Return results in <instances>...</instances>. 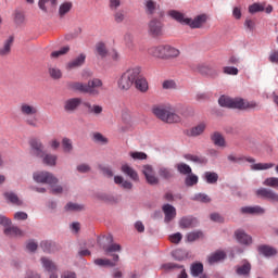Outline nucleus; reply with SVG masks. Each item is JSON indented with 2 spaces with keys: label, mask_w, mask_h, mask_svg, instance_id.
I'll return each instance as SVG.
<instances>
[{
  "label": "nucleus",
  "mask_w": 278,
  "mask_h": 278,
  "mask_svg": "<svg viewBox=\"0 0 278 278\" xmlns=\"http://www.w3.org/2000/svg\"><path fill=\"white\" fill-rule=\"evenodd\" d=\"M98 199L108 205H118L121 203V195L112 193H99Z\"/></svg>",
  "instance_id": "a211bd4d"
},
{
  "label": "nucleus",
  "mask_w": 278,
  "mask_h": 278,
  "mask_svg": "<svg viewBox=\"0 0 278 278\" xmlns=\"http://www.w3.org/2000/svg\"><path fill=\"white\" fill-rule=\"evenodd\" d=\"M135 86L140 92H147V90H149V83L144 77L140 76V74L135 79Z\"/></svg>",
  "instance_id": "58836bf2"
},
{
  "label": "nucleus",
  "mask_w": 278,
  "mask_h": 278,
  "mask_svg": "<svg viewBox=\"0 0 278 278\" xmlns=\"http://www.w3.org/2000/svg\"><path fill=\"white\" fill-rule=\"evenodd\" d=\"M227 257V254L223 251L214 252L213 254L207 256L208 264H218V262H223Z\"/></svg>",
  "instance_id": "c9c22d12"
},
{
  "label": "nucleus",
  "mask_w": 278,
  "mask_h": 278,
  "mask_svg": "<svg viewBox=\"0 0 278 278\" xmlns=\"http://www.w3.org/2000/svg\"><path fill=\"white\" fill-rule=\"evenodd\" d=\"M86 64V54L80 53L78 56L67 62L65 65L66 71H75V68H81Z\"/></svg>",
  "instance_id": "dca6fc26"
},
{
  "label": "nucleus",
  "mask_w": 278,
  "mask_h": 278,
  "mask_svg": "<svg viewBox=\"0 0 278 278\" xmlns=\"http://www.w3.org/2000/svg\"><path fill=\"white\" fill-rule=\"evenodd\" d=\"M275 167L274 163H256L251 165V170H268V168Z\"/></svg>",
  "instance_id": "5fc2aeb1"
},
{
  "label": "nucleus",
  "mask_w": 278,
  "mask_h": 278,
  "mask_svg": "<svg viewBox=\"0 0 278 278\" xmlns=\"http://www.w3.org/2000/svg\"><path fill=\"white\" fill-rule=\"evenodd\" d=\"M191 201H199L200 203H211L212 199L210 195L205 193H195L192 198Z\"/></svg>",
  "instance_id": "13d9d810"
},
{
  "label": "nucleus",
  "mask_w": 278,
  "mask_h": 278,
  "mask_svg": "<svg viewBox=\"0 0 278 278\" xmlns=\"http://www.w3.org/2000/svg\"><path fill=\"white\" fill-rule=\"evenodd\" d=\"M113 257V261H110L109 258H97L94 260L96 266H109L110 268H114L116 266V262L121 258L118 254H111Z\"/></svg>",
  "instance_id": "5701e85b"
},
{
  "label": "nucleus",
  "mask_w": 278,
  "mask_h": 278,
  "mask_svg": "<svg viewBox=\"0 0 278 278\" xmlns=\"http://www.w3.org/2000/svg\"><path fill=\"white\" fill-rule=\"evenodd\" d=\"M240 212L242 214H250L252 216H262V215L266 214V208H264L260 205L243 206L240 208Z\"/></svg>",
  "instance_id": "6ab92c4d"
},
{
  "label": "nucleus",
  "mask_w": 278,
  "mask_h": 278,
  "mask_svg": "<svg viewBox=\"0 0 278 278\" xmlns=\"http://www.w3.org/2000/svg\"><path fill=\"white\" fill-rule=\"evenodd\" d=\"M210 138L213 144H215V147H222V148L227 147V141H225V136H223L219 131L212 132Z\"/></svg>",
  "instance_id": "a878e982"
},
{
  "label": "nucleus",
  "mask_w": 278,
  "mask_h": 278,
  "mask_svg": "<svg viewBox=\"0 0 278 278\" xmlns=\"http://www.w3.org/2000/svg\"><path fill=\"white\" fill-rule=\"evenodd\" d=\"M143 5H144L146 14H149L150 16H153V14H155V12H157V9L160 8V5L157 4V2H155V0H146L143 2Z\"/></svg>",
  "instance_id": "72a5a7b5"
},
{
  "label": "nucleus",
  "mask_w": 278,
  "mask_h": 278,
  "mask_svg": "<svg viewBox=\"0 0 278 278\" xmlns=\"http://www.w3.org/2000/svg\"><path fill=\"white\" fill-rule=\"evenodd\" d=\"M76 170L77 173L86 174V173H90V170H92V167H90L88 163H81L76 166Z\"/></svg>",
  "instance_id": "774afa93"
},
{
  "label": "nucleus",
  "mask_w": 278,
  "mask_h": 278,
  "mask_svg": "<svg viewBox=\"0 0 278 278\" xmlns=\"http://www.w3.org/2000/svg\"><path fill=\"white\" fill-rule=\"evenodd\" d=\"M4 236L7 238H25V232L18 226L10 225L8 228L3 229Z\"/></svg>",
  "instance_id": "f3484780"
},
{
  "label": "nucleus",
  "mask_w": 278,
  "mask_h": 278,
  "mask_svg": "<svg viewBox=\"0 0 278 278\" xmlns=\"http://www.w3.org/2000/svg\"><path fill=\"white\" fill-rule=\"evenodd\" d=\"M148 36L151 38H162L164 36V22L153 17L148 22Z\"/></svg>",
  "instance_id": "423d86ee"
},
{
  "label": "nucleus",
  "mask_w": 278,
  "mask_h": 278,
  "mask_svg": "<svg viewBox=\"0 0 278 278\" xmlns=\"http://www.w3.org/2000/svg\"><path fill=\"white\" fill-rule=\"evenodd\" d=\"M228 162L232 164H242V162H249L250 164H255V159L251 156H237L236 154H229L227 156Z\"/></svg>",
  "instance_id": "bb28decb"
},
{
  "label": "nucleus",
  "mask_w": 278,
  "mask_h": 278,
  "mask_svg": "<svg viewBox=\"0 0 278 278\" xmlns=\"http://www.w3.org/2000/svg\"><path fill=\"white\" fill-rule=\"evenodd\" d=\"M33 179L36 181V184H60V179L53 175V173L48 170H41V172H35L33 174Z\"/></svg>",
  "instance_id": "0eeeda50"
},
{
  "label": "nucleus",
  "mask_w": 278,
  "mask_h": 278,
  "mask_svg": "<svg viewBox=\"0 0 278 278\" xmlns=\"http://www.w3.org/2000/svg\"><path fill=\"white\" fill-rule=\"evenodd\" d=\"M255 194L258 199H266L270 203H278V193L273 189L262 187L255 191Z\"/></svg>",
  "instance_id": "1a4fd4ad"
},
{
  "label": "nucleus",
  "mask_w": 278,
  "mask_h": 278,
  "mask_svg": "<svg viewBox=\"0 0 278 278\" xmlns=\"http://www.w3.org/2000/svg\"><path fill=\"white\" fill-rule=\"evenodd\" d=\"M113 17H114L115 23H117L119 25L121 23L125 22L127 14L125 13V10H117L114 12Z\"/></svg>",
  "instance_id": "052dcab7"
},
{
  "label": "nucleus",
  "mask_w": 278,
  "mask_h": 278,
  "mask_svg": "<svg viewBox=\"0 0 278 278\" xmlns=\"http://www.w3.org/2000/svg\"><path fill=\"white\" fill-rule=\"evenodd\" d=\"M179 50L170 46H165V60H170V58H179Z\"/></svg>",
  "instance_id": "3c124183"
},
{
  "label": "nucleus",
  "mask_w": 278,
  "mask_h": 278,
  "mask_svg": "<svg viewBox=\"0 0 278 278\" xmlns=\"http://www.w3.org/2000/svg\"><path fill=\"white\" fill-rule=\"evenodd\" d=\"M239 110H260V103L239 98Z\"/></svg>",
  "instance_id": "c756f323"
},
{
  "label": "nucleus",
  "mask_w": 278,
  "mask_h": 278,
  "mask_svg": "<svg viewBox=\"0 0 278 278\" xmlns=\"http://www.w3.org/2000/svg\"><path fill=\"white\" fill-rule=\"evenodd\" d=\"M13 22L16 27H23L25 23H27V18L25 17V12L15 10L13 12Z\"/></svg>",
  "instance_id": "c85d7f7f"
},
{
  "label": "nucleus",
  "mask_w": 278,
  "mask_h": 278,
  "mask_svg": "<svg viewBox=\"0 0 278 278\" xmlns=\"http://www.w3.org/2000/svg\"><path fill=\"white\" fill-rule=\"evenodd\" d=\"M48 75L51 79L60 80L63 77L62 70L58 67V65H49L48 66Z\"/></svg>",
  "instance_id": "e433bc0d"
},
{
  "label": "nucleus",
  "mask_w": 278,
  "mask_h": 278,
  "mask_svg": "<svg viewBox=\"0 0 278 278\" xmlns=\"http://www.w3.org/2000/svg\"><path fill=\"white\" fill-rule=\"evenodd\" d=\"M257 251L260 255H264V257H273V255H277V249L266 244L260 245Z\"/></svg>",
  "instance_id": "2f4dec72"
},
{
  "label": "nucleus",
  "mask_w": 278,
  "mask_h": 278,
  "mask_svg": "<svg viewBox=\"0 0 278 278\" xmlns=\"http://www.w3.org/2000/svg\"><path fill=\"white\" fill-rule=\"evenodd\" d=\"M265 5L257 2L249 7L250 14H257V12H264Z\"/></svg>",
  "instance_id": "338daca9"
},
{
  "label": "nucleus",
  "mask_w": 278,
  "mask_h": 278,
  "mask_svg": "<svg viewBox=\"0 0 278 278\" xmlns=\"http://www.w3.org/2000/svg\"><path fill=\"white\" fill-rule=\"evenodd\" d=\"M14 42V36H10L5 41L3 48L0 49V55H8L12 49Z\"/></svg>",
  "instance_id": "de8ad7c7"
},
{
  "label": "nucleus",
  "mask_w": 278,
  "mask_h": 278,
  "mask_svg": "<svg viewBox=\"0 0 278 278\" xmlns=\"http://www.w3.org/2000/svg\"><path fill=\"white\" fill-rule=\"evenodd\" d=\"M236 274L240 277H249L251 275V263L244 261L242 265L236 267Z\"/></svg>",
  "instance_id": "473e14b6"
},
{
  "label": "nucleus",
  "mask_w": 278,
  "mask_h": 278,
  "mask_svg": "<svg viewBox=\"0 0 278 278\" xmlns=\"http://www.w3.org/2000/svg\"><path fill=\"white\" fill-rule=\"evenodd\" d=\"M218 104L220 108H228L231 110H239L240 108V98H230L227 96H222L218 99Z\"/></svg>",
  "instance_id": "ddd939ff"
},
{
  "label": "nucleus",
  "mask_w": 278,
  "mask_h": 278,
  "mask_svg": "<svg viewBox=\"0 0 278 278\" xmlns=\"http://www.w3.org/2000/svg\"><path fill=\"white\" fill-rule=\"evenodd\" d=\"M38 104L22 102L20 104V113L24 117V123L28 125V127L38 128Z\"/></svg>",
  "instance_id": "20e7f679"
},
{
  "label": "nucleus",
  "mask_w": 278,
  "mask_h": 278,
  "mask_svg": "<svg viewBox=\"0 0 278 278\" xmlns=\"http://www.w3.org/2000/svg\"><path fill=\"white\" fill-rule=\"evenodd\" d=\"M148 53L149 55H152V58L166 60V46H153L149 48Z\"/></svg>",
  "instance_id": "412c9836"
},
{
  "label": "nucleus",
  "mask_w": 278,
  "mask_h": 278,
  "mask_svg": "<svg viewBox=\"0 0 278 278\" xmlns=\"http://www.w3.org/2000/svg\"><path fill=\"white\" fill-rule=\"evenodd\" d=\"M47 3H50L52 8H55L58 5V0H39L38 1V8L41 10V12H49V9L47 8Z\"/></svg>",
  "instance_id": "09e8293b"
},
{
  "label": "nucleus",
  "mask_w": 278,
  "mask_h": 278,
  "mask_svg": "<svg viewBox=\"0 0 278 278\" xmlns=\"http://www.w3.org/2000/svg\"><path fill=\"white\" fill-rule=\"evenodd\" d=\"M106 240L110 244L103 247L105 255H112V253H121V251H123V247H121V244L114 243V237L112 235H109Z\"/></svg>",
  "instance_id": "2eb2a0df"
},
{
  "label": "nucleus",
  "mask_w": 278,
  "mask_h": 278,
  "mask_svg": "<svg viewBox=\"0 0 278 278\" xmlns=\"http://www.w3.org/2000/svg\"><path fill=\"white\" fill-rule=\"evenodd\" d=\"M157 174L159 177H161V179H165V181H170V179L175 177L173 169L165 166L159 167Z\"/></svg>",
  "instance_id": "7c9ffc66"
},
{
  "label": "nucleus",
  "mask_w": 278,
  "mask_h": 278,
  "mask_svg": "<svg viewBox=\"0 0 278 278\" xmlns=\"http://www.w3.org/2000/svg\"><path fill=\"white\" fill-rule=\"evenodd\" d=\"M59 182L50 184V193L54 195L64 194V187L62 185H58Z\"/></svg>",
  "instance_id": "6e6d98bb"
},
{
  "label": "nucleus",
  "mask_w": 278,
  "mask_h": 278,
  "mask_svg": "<svg viewBox=\"0 0 278 278\" xmlns=\"http://www.w3.org/2000/svg\"><path fill=\"white\" fill-rule=\"evenodd\" d=\"M61 144H62L64 153H73V140L64 137L62 139Z\"/></svg>",
  "instance_id": "4d7b16f0"
},
{
  "label": "nucleus",
  "mask_w": 278,
  "mask_h": 278,
  "mask_svg": "<svg viewBox=\"0 0 278 278\" xmlns=\"http://www.w3.org/2000/svg\"><path fill=\"white\" fill-rule=\"evenodd\" d=\"M40 160H42V163L46 164V166H56L58 164V155L55 154L45 153Z\"/></svg>",
  "instance_id": "ea45409f"
},
{
  "label": "nucleus",
  "mask_w": 278,
  "mask_h": 278,
  "mask_svg": "<svg viewBox=\"0 0 278 278\" xmlns=\"http://www.w3.org/2000/svg\"><path fill=\"white\" fill-rule=\"evenodd\" d=\"M263 186H267L268 188H275L276 190H278V178L277 177L266 178L263 181Z\"/></svg>",
  "instance_id": "0e129e2a"
},
{
  "label": "nucleus",
  "mask_w": 278,
  "mask_h": 278,
  "mask_svg": "<svg viewBox=\"0 0 278 278\" xmlns=\"http://www.w3.org/2000/svg\"><path fill=\"white\" fill-rule=\"evenodd\" d=\"M40 247L43 253H53V247H55V243L51 241H42Z\"/></svg>",
  "instance_id": "69168bd1"
},
{
  "label": "nucleus",
  "mask_w": 278,
  "mask_h": 278,
  "mask_svg": "<svg viewBox=\"0 0 278 278\" xmlns=\"http://www.w3.org/2000/svg\"><path fill=\"white\" fill-rule=\"evenodd\" d=\"M67 90L72 92H80L81 94H89L90 97H99L101 91L99 88L103 87V81L99 78L88 80L87 84L79 81H68L66 84Z\"/></svg>",
  "instance_id": "f257e3e1"
},
{
  "label": "nucleus",
  "mask_w": 278,
  "mask_h": 278,
  "mask_svg": "<svg viewBox=\"0 0 278 278\" xmlns=\"http://www.w3.org/2000/svg\"><path fill=\"white\" fill-rule=\"evenodd\" d=\"M162 212L164 214V223H166L168 225V223H173V220H175V218H177V208H175V206H173V204H164L162 206Z\"/></svg>",
  "instance_id": "4468645a"
},
{
  "label": "nucleus",
  "mask_w": 278,
  "mask_h": 278,
  "mask_svg": "<svg viewBox=\"0 0 278 278\" xmlns=\"http://www.w3.org/2000/svg\"><path fill=\"white\" fill-rule=\"evenodd\" d=\"M184 157L188 162H193V164H207V157L203 155L185 154Z\"/></svg>",
  "instance_id": "a19ab883"
},
{
  "label": "nucleus",
  "mask_w": 278,
  "mask_h": 278,
  "mask_svg": "<svg viewBox=\"0 0 278 278\" xmlns=\"http://www.w3.org/2000/svg\"><path fill=\"white\" fill-rule=\"evenodd\" d=\"M25 249L28 253H36V251H38V242L34 239H29L25 243Z\"/></svg>",
  "instance_id": "bf43d9fd"
},
{
  "label": "nucleus",
  "mask_w": 278,
  "mask_h": 278,
  "mask_svg": "<svg viewBox=\"0 0 278 278\" xmlns=\"http://www.w3.org/2000/svg\"><path fill=\"white\" fill-rule=\"evenodd\" d=\"M84 108H86L87 113L91 114L92 116H101L103 114V106L99 104H92L90 102H84Z\"/></svg>",
  "instance_id": "b1692460"
},
{
  "label": "nucleus",
  "mask_w": 278,
  "mask_h": 278,
  "mask_svg": "<svg viewBox=\"0 0 278 278\" xmlns=\"http://www.w3.org/2000/svg\"><path fill=\"white\" fill-rule=\"evenodd\" d=\"M114 184L116 186H119L123 190H132L134 189V184L129 180H125L123 176H114Z\"/></svg>",
  "instance_id": "cd10ccee"
},
{
  "label": "nucleus",
  "mask_w": 278,
  "mask_h": 278,
  "mask_svg": "<svg viewBox=\"0 0 278 278\" xmlns=\"http://www.w3.org/2000/svg\"><path fill=\"white\" fill-rule=\"evenodd\" d=\"M197 71L198 73H201V75H208L211 77H216V75H218V72H216V70L205 64L198 65Z\"/></svg>",
  "instance_id": "4c0bfd02"
},
{
  "label": "nucleus",
  "mask_w": 278,
  "mask_h": 278,
  "mask_svg": "<svg viewBox=\"0 0 278 278\" xmlns=\"http://www.w3.org/2000/svg\"><path fill=\"white\" fill-rule=\"evenodd\" d=\"M29 147H30V154L34 157H45V144H42V141L40 139L33 138L29 140Z\"/></svg>",
  "instance_id": "9d476101"
},
{
  "label": "nucleus",
  "mask_w": 278,
  "mask_h": 278,
  "mask_svg": "<svg viewBox=\"0 0 278 278\" xmlns=\"http://www.w3.org/2000/svg\"><path fill=\"white\" fill-rule=\"evenodd\" d=\"M204 181H206V184H217L218 182V174L215 172H205L204 173Z\"/></svg>",
  "instance_id": "8fccbe9b"
},
{
  "label": "nucleus",
  "mask_w": 278,
  "mask_h": 278,
  "mask_svg": "<svg viewBox=\"0 0 278 278\" xmlns=\"http://www.w3.org/2000/svg\"><path fill=\"white\" fill-rule=\"evenodd\" d=\"M199 225V220L194 217L186 216L181 217L179 220L180 229H193Z\"/></svg>",
  "instance_id": "4be33fe9"
},
{
  "label": "nucleus",
  "mask_w": 278,
  "mask_h": 278,
  "mask_svg": "<svg viewBox=\"0 0 278 278\" xmlns=\"http://www.w3.org/2000/svg\"><path fill=\"white\" fill-rule=\"evenodd\" d=\"M206 127H207V124H205V122H201L198 125L188 129L187 136L189 138H198V136H202V134L205 131Z\"/></svg>",
  "instance_id": "aec40b11"
},
{
  "label": "nucleus",
  "mask_w": 278,
  "mask_h": 278,
  "mask_svg": "<svg viewBox=\"0 0 278 278\" xmlns=\"http://www.w3.org/2000/svg\"><path fill=\"white\" fill-rule=\"evenodd\" d=\"M84 210H86V206L84 204L74 202H67L64 206L65 212H84Z\"/></svg>",
  "instance_id": "37998d69"
},
{
  "label": "nucleus",
  "mask_w": 278,
  "mask_h": 278,
  "mask_svg": "<svg viewBox=\"0 0 278 278\" xmlns=\"http://www.w3.org/2000/svg\"><path fill=\"white\" fill-rule=\"evenodd\" d=\"M191 277L203 275V263H193L190 266Z\"/></svg>",
  "instance_id": "a18cd8bd"
},
{
  "label": "nucleus",
  "mask_w": 278,
  "mask_h": 278,
  "mask_svg": "<svg viewBox=\"0 0 278 278\" xmlns=\"http://www.w3.org/2000/svg\"><path fill=\"white\" fill-rule=\"evenodd\" d=\"M187 242H197V240H200V238H203V231L201 230H194L191 232H188L186 235Z\"/></svg>",
  "instance_id": "603ef678"
},
{
  "label": "nucleus",
  "mask_w": 278,
  "mask_h": 278,
  "mask_svg": "<svg viewBox=\"0 0 278 278\" xmlns=\"http://www.w3.org/2000/svg\"><path fill=\"white\" fill-rule=\"evenodd\" d=\"M96 50L100 58L108 56V47H105V43H103V41H100L96 45Z\"/></svg>",
  "instance_id": "680f3d73"
},
{
  "label": "nucleus",
  "mask_w": 278,
  "mask_h": 278,
  "mask_svg": "<svg viewBox=\"0 0 278 278\" xmlns=\"http://www.w3.org/2000/svg\"><path fill=\"white\" fill-rule=\"evenodd\" d=\"M140 76V67H132L127 70L124 74H122L121 78L117 81V86L119 90L127 91L131 88Z\"/></svg>",
  "instance_id": "39448f33"
},
{
  "label": "nucleus",
  "mask_w": 278,
  "mask_h": 278,
  "mask_svg": "<svg viewBox=\"0 0 278 278\" xmlns=\"http://www.w3.org/2000/svg\"><path fill=\"white\" fill-rule=\"evenodd\" d=\"M142 174L146 177L147 184L150 186H157V184H160V178L155 176V169H153L152 165H143Z\"/></svg>",
  "instance_id": "9b49d317"
},
{
  "label": "nucleus",
  "mask_w": 278,
  "mask_h": 278,
  "mask_svg": "<svg viewBox=\"0 0 278 278\" xmlns=\"http://www.w3.org/2000/svg\"><path fill=\"white\" fill-rule=\"evenodd\" d=\"M71 10H73V2L65 1L59 7V15L66 16Z\"/></svg>",
  "instance_id": "49530a36"
},
{
  "label": "nucleus",
  "mask_w": 278,
  "mask_h": 278,
  "mask_svg": "<svg viewBox=\"0 0 278 278\" xmlns=\"http://www.w3.org/2000/svg\"><path fill=\"white\" fill-rule=\"evenodd\" d=\"M81 105V98H70L63 102V110L66 114H74Z\"/></svg>",
  "instance_id": "f8f14e48"
},
{
  "label": "nucleus",
  "mask_w": 278,
  "mask_h": 278,
  "mask_svg": "<svg viewBox=\"0 0 278 278\" xmlns=\"http://www.w3.org/2000/svg\"><path fill=\"white\" fill-rule=\"evenodd\" d=\"M152 112L156 118L163 123H181V115L178 114L177 109L173 105H157L152 109Z\"/></svg>",
  "instance_id": "f03ea898"
},
{
  "label": "nucleus",
  "mask_w": 278,
  "mask_h": 278,
  "mask_svg": "<svg viewBox=\"0 0 278 278\" xmlns=\"http://www.w3.org/2000/svg\"><path fill=\"white\" fill-rule=\"evenodd\" d=\"M168 16L180 23V25H188L191 29H199L203 26V24L207 21V15L201 14L195 16L193 20L190 17H186L184 13L179 11L172 10L168 12Z\"/></svg>",
  "instance_id": "7ed1b4c3"
},
{
  "label": "nucleus",
  "mask_w": 278,
  "mask_h": 278,
  "mask_svg": "<svg viewBox=\"0 0 278 278\" xmlns=\"http://www.w3.org/2000/svg\"><path fill=\"white\" fill-rule=\"evenodd\" d=\"M176 168L180 175H191L192 174V167L186 163H178L176 165Z\"/></svg>",
  "instance_id": "864d4df0"
},
{
  "label": "nucleus",
  "mask_w": 278,
  "mask_h": 278,
  "mask_svg": "<svg viewBox=\"0 0 278 278\" xmlns=\"http://www.w3.org/2000/svg\"><path fill=\"white\" fill-rule=\"evenodd\" d=\"M121 170L124 175H126V177H129V179H131V181H140V176H138V172H136V169H134V167L124 164L121 167Z\"/></svg>",
  "instance_id": "393cba45"
},
{
  "label": "nucleus",
  "mask_w": 278,
  "mask_h": 278,
  "mask_svg": "<svg viewBox=\"0 0 278 278\" xmlns=\"http://www.w3.org/2000/svg\"><path fill=\"white\" fill-rule=\"evenodd\" d=\"M40 264L42 269L45 270V273L49 274V278H59L58 276V264L55 262H53V260L47 257V256H42L40 258Z\"/></svg>",
  "instance_id": "6e6552de"
},
{
  "label": "nucleus",
  "mask_w": 278,
  "mask_h": 278,
  "mask_svg": "<svg viewBox=\"0 0 278 278\" xmlns=\"http://www.w3.org/2000/svg\"><path fill=\"white\" fill-rule=\"evenodd\" d=\"M177 268H184V265H179L176 263H164L161 265V270H165L168 273L169 270H175Z\"/></svg>",
  "instance_id": "e2e57ef3"
},
{
  "label": "nucleus",
  "mask_w": 278,
  "mask_h": 278,
  "mask_svg": "<svg viewBox=\"0 0 278 278\" xmlns=\"http://www.w3.org/2000/svg\"><path fill=\"white\" fill-rule=\"evenodd\" d=\"M4 198L9 203H12V205H17V207H21L23 205V200H20L18 195L14 192H7L4 193Z\"/></svg>",
  "instance_id": "79ce46f5"
},
{
  "label": "nucleus",
  "mask_w": 278,
  "mask_h": 278,
  "mask_svg": "<svg viewBox=\"0 0 278 278\" xmlns=\"http://www.w3.org/2000/svg\"><path fill=\"white\" fill-rule=\"evenodd\" d=\"M235 236L240 244H251L253 239L244 230H237Z\"/></svg>",
  "instance_id": "f704fd0d"
},
{
  "label": "nucleus",
  "mask_w": 278,
  "mask_h": 278,
  "mask_svg": "<svg viewBox=\"0 0 278 278\" xmlns=\"http://www.w3.org/2000/svg\"><path fill=\"white\" fill-rule=\"evenodd\" d=\"M172 257H174L176 262H184V260L188 258V252H186V250L177 249L172 252Z\"/></svg>",
  "instance_id": "c03bdc74"
}]
</instances>
